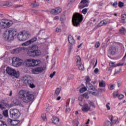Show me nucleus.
I'll return each instance as SVG.
<instances>
[{
  "instance_id": "obj_1",
  "label": "nucleus",
  "mask_w": 126,
  "mask_h": 126,
  "mask_svg": "<svg viewBox=\"0 0 126 126\" xmlns=\"http://www.w3.org/2000/svg\"><path fill=\"white\" fill-rule=\"evenodd\" d=\"M19 98L22 100L24 103H29L34 100V94H31L30 91L21 90L18 93Z\"/></svg>"
},
{
  "instance_id": "obj_2",
  "label": "nucleus",
  "mask_w": 126,
  "mask_h": 126,
  "mask_svg": "<svg viewBox=\"0 0 126 126\" xmlns=\"http://www.w3.org/2000/svg\"><path fill=\"white\" fill-rule=\"evenodd\" d=\"M17 35V30L15 29H10L4 31L3 34V39L5 41H13L14 37Z\"/></svg>"
},
{
  "instance_id": "obj_3",
  "label": "nucleus",
  "mask_w": 126,
  "mask_h": 126,
  "mask_svg": "<svg viewBox=\"0 0 126 126\" xmlns=\"http://www.w3.org/2000/svg\"><path fill=\"white\" fill-rule=\"evenodd\" d=\"M82 20H83V16L82 14L76 13L73 15L72 22L73 25L75 27L79 26L80 23L82 22Z\"/></svg>"
},
{
  "instance_id": "obj_4",
  "label": "nucleus",
  "mask_w": 126,
  "mask_h": 126,
  "mask_svg": "<svg viewBox=\"0 0 126 126\" xmlns=\"http://www.w3.org/2000/svg\"><path fill=\"white\" fill-rule=\"evenodd\" d=\"M27 54L30 57H38L41 55L38 46L35 44L32 45L31 49L28 50Z\"/></svg>"
},
{
  "instance_id": "obj_5",
  "label": "nucleus",
  "mask_w": 126,
  "mask_h": 126,
  "mask_svg": "<svg viewBox=\"0 0 126 126\" xmlns=\"http://www.w3.org/2000/svg\"><path fill=\"white\" fill-rule=\"evenodd\" d=\"M30 32L26 31H23L18 33V39L19 41H26V40L30 38Z\"/></svg>"
},
{
  "instance_id": "obj_6",
  "label": "nucleus",
  "mask_w": 126,
  "mask_h": 126,
  "mask_svg": "<svg viewBox=\"0 0 126 126\" xmlns=\"http://www.w3.org/2000/svg\"><path fill=\"white\" fill-rule=\"evenodd\" d=\"M6 71L9 75L14 76L16 78L19 77V71H16L15 69L11 67H7Z\"/></svg>"
},
{
  "instance_id": "obj_7",
  "label": "nucleus",
  "mask_w": 126,
  "mask_h": 126,
  "mask_svg": "<svg viewBox=\"0 0 126 126\" xmlns=\"http://www.w3.org/2000/svg\"><path fill=\"white\" fill-rule=\"evenodd\" d=\"M10 117L12 119H18L20 117V112L17 109H11L9 110Z\"/></svg>"
},
{
  "instance_id": "obj_8",
  "label": "nucleus",
  "mask_w": 126,
  "mask_h": 126,
  "mask_svg": "<svg viewBox=\"0 0 126 126\" xmlns=\"http://www.w3.org/2000/svg\"><path fill=\"white\" fill-rule=\"evenodd\" d=\"M12 65L13 66L17 67L22 64V63H23V60L17 57H13L12 59Z\"/></svg>"
},
{
  "instance_id": "obj_9",
  "label": "nucleus",
  "mask_w": 126,
  "mask_h": 126,
  "mask_svg": "<svg viewBox=\"0 0 126 126\" xmlns=\"http://www.w3.org/2000/svg\"><path fill=\"white\" fill-rule=\"evenodd\" d=\"M76 64L78 66V68L80 70H83L84 69V66L83 64L81 63V58L79 56L75 57Z\"/></svg>"
},
{
  "instance_id": "obj_10",
  "label": "nucleus",
  "mask_w": 126,
  "mask_h": 126,
  "mask_svg": "<svg viewBox=\"0 0 126 126\" xmlns=\"http://www.w3.org/2000/svg\"><path fill=\"white\" fill-rule=\"evenodd\" d=\"M44 68L43 67H37L32 69V72L33 74H39V73H41L44 70Z\"/></svg>"
},
{
  "instance_id": "obj_11",
  "label": "nucleus",
  "mask_w": 126,
  "mask_h": 126,
  "mask_svg": "<svg viewBox=\"0 0 126 126\" xmlns=\"http://www.w3.org/2000/svg\"><path fill=\"white\" fill-rule=\"evenodd\" d=\"M0 26L1 28H3V29L8 28L10 26V23L7 21L3 20L1 21V22H0Z\"/></svg>"
},
{
  "instance_id": "obj_12",
  "label": "nucleus",
  "mask_w": 126,
  "mask_h": 126,
  "mask_svg": "<svg viewBox=\"0 0 126 126\" xmlns=\"http://www.w3.org/2000/svg\"><path fill=\"white\" fill-rule=\"evenodd\" d=\"M79 105L81 106L82 107V111L86 113L89 111H90L91 106L88 103H84L83 106L81 104V103H79Z\"/></svg>"
},
{
  "instance_id": "obj_13",
  "label": "nucleus",
  "mask_w": 126,
  "mask_h": 126,
  "mask_svg": "<svg viewBox=\"0 0 126 126\" xmlns=\"http://www.w3.org/2000/svg\"><path fill=\"white\" fill-rule=\"evenodd\" d=\"M24 82L25 84H30V87L31 88H34L35 87V85L34 84H31V77H25L24 78Z\"/></svg>"
},
{
  "instance_id": "obj_14",
  "label": "nucleus",
  "mask_w": 126,
  "mask_h": 126,
  "mask_svg": "<svg viewBox=\"0 0 126 126\" xmlns=\"http://www.w3.org/2000/svg\"><path fill=\"white\" fill-rule=\"evenodd\" d=\"M117 53V43H113L111 47V55L115 56Z\"/></svg>"
},
{
  "instance_id": "obj_15",
  "label": "nucleus",
  "mask_w": 126,
  "mask_h": 126,
  "mask_svg": "<svg viewBox=\"0 0 126 126\" xmlns=\"http://www.w3.org/2000/svg\"><path fill=\"white\" fill-rule=\"evenodd\" d=\"M61 12H62V8L60 7H57L56 9H53L51 11V13L52 14H55V15H57L59 13H61Z\"/></svg>"
},
{
  "instance_id": "obj_16",
  "label": "nucleus",
  "mask_w": 126,
  "mask_h": 126,
  "mask_svg": "<svg viewBox=\"0 0 126 126\" xmlns=\"http://www.w3.org/2000/svg\"><path fill=\"white\" fill-rule=\"evenodd\" d=\"M8 123L12 126H17V125L20 123V121L19 120L8 119Z\"/></svg>"
},
{
  "instance_id": "obj_17",
  "label": "nucleus",
  "mask_w": 126,
  "mask_h": 126,
  "mask_svg": "<svg viewBox=\"0 0 126 126\" xmlns=\"http://www.w3.org/2000/svg\"><path fill=\"white\" fill-rule=\"evenodd\" d=\"M25 50L24 47H19L12 50L13 54H19L22 51Z\"/></svg>"
},
{
  "instance_id": "obj_18",
  "label": "nucleus",
  "mask_w": 126,
  "mask_h": 126,
  "mask_svg": "<svg viewBox=\"0 0 126 126\" xmlns=\"http://www.w3.org/2000/svg\"><path fill=\"white\" fill-rule=\"evenodd\" d=\"M68 41L69 44L71 45H73L75 43V40L73 39V37L71 35H69L68 37Z\"/></svg>"
},
{
  "instance_id": "obj_19",
  "label": "nucleus",
  "mask_w": 126,
  "mask_h": 126,
  "mask_svg": "<svg viewBox=\"0 0 126 126\" xmlns=\"http://www.w3.org/2000/svg\"><path fill=\"white\" fill-rule=\"evenodd\" d=\"M26 64L28 66H33V60H31V59L27 60Z\"/></svg>"
},
{
  "instance_id": "obj_20",
  "label": "nucleus",
  "mask_w": 126,
  "mask_h": 126,
  "mask_svg": "<svg viewBox=\"0 0 126 126\" xmlns=\"http://www.w3.org/2000/svg\"><path fill=\"white\" fill-rule=\"evenodd\" d=\"M8 107H9V105L6 103L0 104V109H1V110H3V109H6V108H8Z\"/></svg>"
},
{
  "instance_id": "obj_21",
  "label": "nucleus",
  "mask_w": 126,
  "mask_h": 126,
  "mask_svg": "<svg viewBox=\"0 0 126 126\" xmlns=\"http://www.w3.org/2000/svg\"><path fill=\"white\" fill-rule=\"evenodd\" d=\"M52 122L55 125H58L60 122V119L57 117H53L52 118Z\"/></svg>"
},
{
  "instance_id": "obj_22",
  "label": "nucleus",
  "mask_w": 126,
  "mask_h": 126,
  "mask_svg": "<svg viewBox=\"0 0 126 126\" xmlns=\"http://www.w3.org/2000/svg\"><path fill=\"white\" fill-rule=\"evenodd\" d=\"M108 24V22L107 20H103L100 22L97 25L98 27H101V26H104L105 25H107Z\"/></svg>"
},
{
  "instance_id": "obj_23",
  "label": "nucleus",
  "mask_w": 126,
  "mask_h": 126,
  "mask_svg": "<svg viewBox=\"0 0 126 126\" xmlns=\"http://www.w3.org/2000/svg\"><path fill=\"white\" fill-rule=\"evenodd\" d=\"M32 63H33V66H37L38 64L39 63H41V61L39 60H32Z\"/></svg>"
},
{
  "instance_id": "obj_24",
  "label": "nucleus",
  "mask_w": 126,
  "mask_h": 126,
  "mask_svg": "<svg viewBox=\"0 0 126 126\" xmlns=\"http://www.w3.org/2000/svg\"><path fill=\"white\" fill-rule=\"evenodd\" d=\"M86 86L89 90H95V87H94V86H93V85H92V84L90 83L87 84Z\"/></svg>"
},
{
  "instance_id": "obj_25",
  "label": "nucleus",
  "mask_w": 126,
  "mask_h": 126,
  "mask_svg": "<svg viewBox=\"0 0 126 126\" xmlns=\"http://www.w3.org/2000/svg\"><path fill=\"white\" fill-rule=\"evenodd\" d=\"M91 94H92V95H94V96H96V95H99V92L98 90H96L95 88L94 90H93L92 91H91L90 92Z\"/></svg>"
},
{
  "instance_id": "obj_26",
  "label": "nucleus",
  "mask_w": 126,
  "mask_h": 126,
  "mask_svg": "<svg viewBox=\"0 0 126 126\" xmlns=\"http://www.w3.org/2000/svg\"><path fill=\"white\" fill-rule=\"evenodd\" d=\"M87 6H88V4L80 3L79 5V8H80V9H82V8H84V7H87Z\"/></svg>"
},
{
  "instance_id": "obj_27",
  "label": "nucleus",
  "mask_w": 126,
  "mask_h": 126,
  "mask_svg": "<svg viewBox=\"0 0 126 126\" xmlns=\"http://www.w3.org/2000/svg\"><path fill=\"white\" fill-rule=\"evenodd\" d=\"M61 92V89L60 88H57L55 92L54 95L56 96V97H58L59 95H60V93Z\"/></svg>"
},
{
  "instance_id": "obj_28",
  "label": "nucleus",
  "mask_w": 126,
  "mask_h": 126,
  "mask_svg": "<svg viewBox=\"0 0 126 126\" xmlns=\"http://www.w3.org/2000/svg\"><path fill=\"white\" fill-rule=\"evenodd\" d=\"M111 122L113 125H115L117 124V119H116L114 117L111 116Z\"/></svg>"
},
{
  "instance_id": "obj_29",
  "label": "nucleus",
  "mask_w": 126,
  "mask_h": 126,
  "mask_svg": "<svg viewBox=\"0 0 126 126\" xmlns=\"http://www.w3.org/2000/svg\"><path fill=\"white\" fill-rule=\"evenodd\" d=\"M118 94H119V90L115 91V92H114V93L112 94L113 97L114 98H116V97L118 96Z\"/></svg>"
},
{
  "instance_id": "obj_30",
  "label": "nucleus",
  "mask_w": 126,
  "mask_h": 126,
  "mask_svg": "<svg viewBox=\"0 0 126 126\" xmlns=\"http://www.w3.org/2000/svg\"><path fill=\"white\" fill-rule=\"evenodd\" d=\"M73 123L74 124V125H75L76 126H78V125H79V122H78V119L77 118L73 120Z\"/></svg>"
},
{
  "instance_id": "obj_31",
  "label": "nucleus",
  "mask_w": 126,
  "mask_h": 126,
  "mask_svg": "<svg viewBox=\"0 0 126 126\" xmlns=\"http://www.w3.org/2000/svg\"><path fill=\"white\" fill-rule=\"evenodd\" d=\"M88 104H89L90 107H93L95 108V103L94 102L91 101V100H88Z\"/></svg>"
},
{
  "instance_id": "obj_32",
  "label": "nucleus",
  "mask_w": 126,
  "mask_h": 126,
  "mask_svg": "<svg viewBox=\"0 0 126 126\" xmlns=\"http://www.w3.org/2000/svg\"><path fill=\"white\" fill-rule=\"evenodd\" d=\"M32 7H38L39 6V4L37 3L36 1L31 4Z\"/></svg>"
},
{
  "instance_id": "obj_33",
  "label": "nucleus",
  "mask_w": 126,
  "mask_h": 126,
  "mask_svg": "<svg viewBox=\"0 0 126 126\" xmlns=\"http://www.w3.org/2000/svg\"><path fill=\"white\" fill-rule=\"evenodd\" d=\"M122 22L124 23L125 21H126V15L125 14L122 15L121 16Z\"/></svg>"
},
{
  "instance_id": "obj_34",
  "label": "nucleus",
  "mask_w": 126,
  "mask_h": 126,
  "mask_svg": "<svg viewBox=\"0 0 126 126\" xmlns=\"http://www.w3.org/2000/svg\"><path fill=\"white\" fill-rule=\"evenodd\" d=\"M86 80V84H88V83H90V81H91V79H90V77L89 76H87L85 79Z\"/></svg>"
},
{
  "instance_id": "obj_35",
  "label": "nucleus",
  "mask_w": 126,
  "mask_h": 126,
  "mask_svg": "<svg viewBox=\"0 0 126 126\" xmlns=\"http://www.w3.org/2000/svg\"><path fill=\"white\" fill-rule=\"evenodd\" d=\"M3 115L4 117H8V110H5L3 111Z\"/></svg>"
},
{
  "instance_id": "obj_36",
  "label": "nucleus",
  "mask_w": 126,
  "mask_h": 126,
  "mask_svg": "<svg viewBox=\"0 0 126 126\" xmlns=\"http://www.w3.org/2000/svg\"><path fill=\"white\" fill-rule=\"evenodd\" d=\"M0 126H7V125L4 121H0Z\"/></svg>"
},
{
  "instance_id": "obj_37",
  "label": "nucleus",
  "mask_w": 126,
  "mask_h": 126,
  "mask_svg": "<svg viewBox=\"0 0 126 126\" xmlns=\"http://www.w3.org/2000/svg\"><path fill=\"white\" fill-rule=\"evenodd\" d=\"M78 100L80 102H84V97H83V95H80L78 97Z\"/></svg>"
},
{
  "instance_id": "obj_38",
  "label": "nucleus",
  "mask_w": 126,
  "mask_h": 126,
  "mask_svg": "<svg viewBox=\"0 0 126 126\" xmlns=\"http://www.w3.org/2000/svg\"><path fill=\"white\" fill-rule=\"evenodd\" d=\"M87 90V88L86 87H83L80 89V93H83V92H85Z\"/></svg>"
},
{
  "instance_id": "obj_39",
  "label": "nucleus",
  "mask_w": 126,
  "mask_h": 126,
  "mask_svg": "<svg viewBox=\"0 0 126 126\" xmlns=\"http://www.w3.org/2000/svg\"><path fill=\"white\" fill-rule=\"evenodd\" d=\"M31 42L30 40H29L24 43L22 44V46H29V45H31Z\"/></svg>"
},
{
  "instance_id": "obj_40",
  "label": "nucleus",
  "mask_w": 126,
  "mask_h": 126,
  "mask_svg": "<svg viewBox=\"0 0 126 126\" xmlns=\"http://www.w3.org/2000/svg\"><path fill=\"white\" fill-rule=\"evenodd\" d=\"M37 41V37H33V38L30 40L31 42V44H33L34 42H36Z\"/></svg>"
},
{
  "instance_id": "obj_41",
  "label": "nucleus",
  "mask_w": 126,
  "mask_h": 126,
  "mask_svg": "<svg viewBox=\"0 0 126 126\" xmlns=\"http://www.w3.org/2000/svg\"><path fill=\"white\" fill-rule=\"evenodd\" d=\"M125 31H126V29L123 27L119 30V32H120L121 34H124Z\"/></svg>"
},
{
  "instance_id": "obj_42",
  "label": "nucleus",
  "mask_w": 126,
  "mask_h": 126,
  "mask_svg": "<svg viewBox=\"0 0 126 126\" xmlns=\"http://www.w3.org/2000/svg\"><path fill=\"white\" fill-rule=\"evenodd\" d=\"M41 118L42 120H43V121H47V115H46V114H43L41 115Z\"/></svg>"
},
{
  "instance_id": "obj_43",
  "label": "nucleus",
  "mask_w": 126,
  "mask_h": 126,
  "mask_svg": "<svg viewBox=\"0 0 126 126\" xmlns=\"http://www.w3.org/2000/svg\"><path fill=\"white\" fill-rule=\"evenodd\" d=\"M82 96H83V98H86V99H88L89 98V96H88V93H85Z\"/></svg>"
},
{
  "instance_id": "obj_44",
  "label": "nucleus",
  "mask_w": 126,
  "mask_h": 126,
  "mask_svg": "<svg viewBox=\"0 0 126 126\" xmlns=\"http://www.w3.org/2000/svg\"><path fill=\"white\" fill-rule=\"evenodd\" d=\"M111 67H117L118 66V65L116 64V62H111Z\"/></svg>"
},
{
  "instance_id": "obj_45",
  "label": "nucleus",
  "mask_w": 126,
  "mask_h": 126,
  "mask_svg": "<svg viewBox=\"0 0 126 126\" xmlns=\"http://www.w3.org/2000/svg\"><path fill=\"white\" fill-rule=\"evenodd\" d=\"M65 112L67 114H68V113H69V112H70V108L68 106H66Z\"/></svg>"
},
{
  "instance_id": "obj_46",
  "label": "nucleus",
  "mask_w": 126,
  "mask_h": 126,
  "mask_svg": "<svg viewBox=\"0 0 126 126\" xmlns=\"http://www.w3.org/2000/svg\"><path fill=\"white\" fill-rule=\"evenodd\" d=\"M99 86H100V87H105V86H106V85L105 84V83L101 82L99 83Z\"/></svg>"
},
{
  "instance_id": "obj_47",
  "label": "nucleus",
  "mask_w": 126,
  "mask_h": 126,
  "mask_svg": "<svg viewBox=\"0 0 126 126\" xmlns=\"http://www.w3.org/2000/svg\"><path fill=\"white\" fill-rule=\"evenodd\" d=\"M105 126H111V122L109 121L105 122Z\"/></svg>"
},
{
  "instance_id": "obj_48",
  "label": "nucleus",
  "mask_w": 126,
  "mask_h": 126,
  "mask_svg": "<svg viewBox=\"0 0 126 126\" xmlns=\"http://www.w3.org/2000/svg\"><path fill=\"white\" fill-rule=\"evenodd\" d=\"M119 7H123L124 6V2L120 1L118 3Z\"/></svg>"
},
{
  "instance_id": "obj_49",
  "label": "nucleus",
  "mask_w": 126,
  "mask_h": 126,
  "mask_svg": "<svg viewBox=\"0 0 126 126\" xmlns=\"http://www.w3.org/2000/svg\"><path fill=\"white\" fill-rule=\"evenodd\" d=\"M121 72V70H119L118 71H115V72L114 73L113 75L114 76H116V75H117V74H120V73Z\"/></svg>"
},
{
  "instance_id": "obj_50",
  "label": "nucleus",
  "mask_w": 126,
  "mask_h": 126,
  "mask_svg": "<svg viewBox=\"0 0 126 126\" xmlns=\"http://www.w3.org/2000/svg\"><path fill=\"white\" fill-rule=\"evenodd\" d=\"M82 13H83V14H86V13H87V9L85 8V9H83L82 11Z\"/></svg>"
},
{
  "instance_id": "obj_51",
  "label": "nucleus",
  "mask_w": 126,
  "mask_h": 126,
  "mask_svg": "<svg viewBox=\"0 0 126 126\" xmlns=\"http://www.w3.org/2000/svg\"><path fill=\"white\" fill-rule=\"evenodd\" d=\"M62 32V30L61 29L59 28H56L55 32H56L57 33H59V32Z\"/></svg>"
},
{
  "instance_id": "obj_52",
  "label": "nucleus",
  "mask_w": 126,
  "mask_h": 126,
  "mask_svg": "<svg viewBox=\"0 0 126 126\" xmlns=\"http://www.w3.org/2000/svg\"><path fill=\"white\" fill-rule=\"evenodd\" d=\"M87 2H88V0H82L81 1V3L86 4Z\"/></svg>"
},
{
  "instance_id": "obj_53",
  "label": "nucleus",
  "mask_w": 126,
  "mask_h": 126,
  "mask_svg": "<svg viewBox=\"0 0 126 126\" xmlns=\"http://www.w3.org/2000/svg\"><path fill=\"white\" fill-rule=\"evenodd\" d=\"M94 46L95 48H98V47H100V43L99 42H96Z\"/></svg>"
},
{
  "instance_id": "obj_54",
  "label": "nucleus",
  "mask_w": 126,
  "mask_h": 126,
  "mask_svg": "<svg viewBox=\"0 0 126 126\" xmlns=\"http://www.w3.org/2000/svg\"><path fill=\"white\" fill-rule=\"evenodd\" d=\"M55 74H56V71H54L53 73L51 74L50 75V77H51V78H53V77L55 76Z\"/></svg>"
},
{
  "instance_id": "obj_55",
  "label": "nucleus",
  "mask_w": 126,
  "mask_h": 126,
  "mask_svg": "<svg viewBox=\"0 0 126 126\" xmlns=\"http://www.w3.org/2000/svg\"><path fill=\"white\" fill-rule=\"evenodd\" d=\"M14 104L15 105H19V104H20V101H19V100H16L14 101Z\"/></svg>"
},
{
  "instance_id": "obj_56",
  "label": "nucleus",
  "mask_w": 126,
  "mask_h": 126,
  "mask_svg": "<svg viewBox=\"0 0 126 126\" xmlns=\"http://www.w3.org/2000/svg\"><path fill=\"white\" fill-rule=\"evenodd\" d=\"M118 97L119 99H123V98H124V94H120L118 95Z\"/></svg>"
},
{
  "instance_id": "obj_57",
  "label": "nucleus",
  "mask_w": 126,
  "mask_h": 126,
  "mask_svg": "<svg viewBox=\"0 0 126 126\" xmlns=\"http://www.w3.org/2000/svg\"><path fill=\"white\" fill-rule=\"evenodd\" d=\"M109 67H107L106 68L107 71H111V63H109Z\"/></svg>"
},
{
  "instance_id": "obj_58",
  "label": "nucleus",
  "mask_w": 126,
  "mask_h": 126,
  "mask_svg": "<svg viewBox=\"0 0 126 126\" xmlns=\"http://www.w3.org/2000/svg\"><path fill=\"white\" fill-rule=\"evenodd\" d=\"M99 72V69L98 68H96L94 70V73H98Z\"/></svg>"
},
{
  "instance_id": "obj_59",
  "label": "nucleus",
  "mask_w": 126,
  "mask_h": 126,
  "mask_svg": "<svg viewBox=\"0 0 126 126\" xmlns=\"http://www.w3.org/2000/svg\"><path fill=\"white\" fill-rule=\"evenodd\" d=\"M118 5V2L115 1L113 4H112L113 6L114 7H117V5Z\"/></svg>"
},
{
  "instance_id": "obj_60",
  "label": "nucleus",
  "mask_w": 126,
  "mask_h": 126,
  "mask_svg": "<svg viewBox=\"0 0 126 126\" xmlns=\"http://www.w3.org/2000/svg\"><path fill=\"white\" fill-rule=\"evenodd\" d=\"M111 40V37H108L106 39V42L107 44H110V41Z\"/></svg>"
},
{
  "instance_id": "obj_61",
  "label": "nucleus",
  "mask_w": 126,
  "mask_h": 126,
  "mask_svg": "<svg viewBox=\"0 0 126 126\" xmlns=\"http://www.w3.org/2000/svg\"><path fill=\"white\" fill-rule=\"evenodd\" d=\"M109 105H110V102H108L107 104H106V107L107 108V110H110L111 109V107H110V106H109Z\"/></svg>"
},
{
  "instance_id": "obj_62",
  "label": "nucleus",
  "mask_w": 126,
  "mask_h": 126,
  "mask_svg": "<svg viewBox=\"0 0 126 126\" xmlns=\"http://www.w3.org/2000/svg\"><path fill=\"white\" fill-rule=\"evenodd\" d=\"M75 101V98H72L71 99V104H73V103H74Z\"/></svg>"
},
{
  "instance_id": "obj_63",
  "label": "nucleus",
  "mask_w": 126,
  "mask_h": 126,
  "mask_svg": "<svg viewBox=\"0 0 126 126\" xmlns=\"http://www.w3.org/2000/svg\"><path fill=\"white\" fill-rule=\"evenodd\" d=\"M115 89V85H111V90H114Z\"/></svg>"
},
{
  "instance_id": "obj_64",
  "label": "nucleus",
  "mask_w": 126,
  "mask_h": 126,
  "mask_svg": "<svg viewBox=\"0 0 126 126\" xmlns=\"http://www.w3.org/2000/svg\"><path fill=\"white\" fill-rule=\"evenodd\" d=\"M51 106L48 107L46 108V111H47V112H49V111H50V110H51Z\"/></svg>"
}]
</instances>
